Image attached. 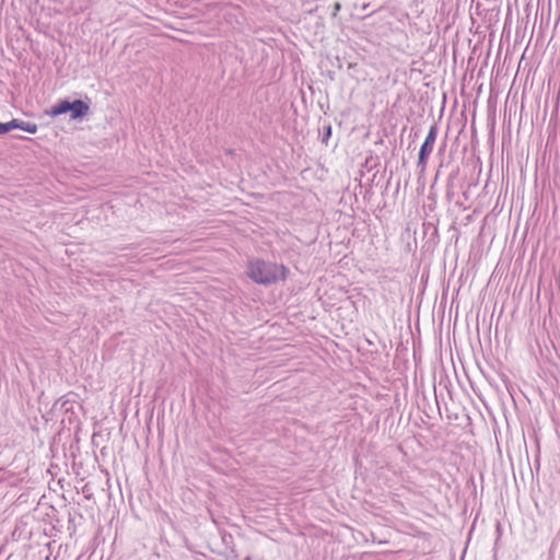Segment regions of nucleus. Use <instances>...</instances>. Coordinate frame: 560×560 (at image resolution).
Here are the masks:
<instances>
[{"label": "nucleus", "instance_id": "nucleus-1", "mask_svg": "<svg viewBox=\"0 0 560 560\" xmlns=\"http://www.w3.org/2000/svg\"><path fill=\"white\" fill-rule=\"evenodd\" d=\"M246 276L253 282L262 285L285 281L289 269L284 264L268 261L262 258H253L246 262Z\"/></svg>", "mask_w": 560, "mask_h": 560}, {"label": "nucleus", "instance_id": "nucleus-2", "mask_svg": "<svg viewBox=\"0 0 560 560\" xmlns=\"http://www.w3.org/2000/svg\"><path fill=\"white\" fill-rule=\"evenodd\" d=\"M89 110V104L81 100H75L74 102L60 101L46 113L48 116L55 118L57 116L63 115V113L71 112V118L78 119L86 116Z\"/></svg>", "mask_w": 560, "mask_h": 560}, {"label": "nucleus", "instance_id": "nucleus-4", "mask_svg": "<svg viewBox=\"0 0 560 560\" xmlns=\"http://www.w3.org/2000/svg\"><path fill=\"white\" fill-rule=\"evenodd\" d=\"M5 127H8L7 132L16 128L25 130L31 133H35L37 131V125H35L34 122L21 121L19 119H13L9 122H5Z\"/></svg>", "mask_w": 560, "mask_h": 560}, {"label": "nucleus", "instance_id": "nucleus-7", "mask_svg": "<svg viewBox=\"0 0 560 560\" xmlns=\"http://www.w3.org/2000/svg\"><path fill=\"white\" fill-rule=\"evenodd\" d=\"M326 135L329 137V135H330V127H328V131H326Z\"/></svg>", "mask_w": 560, "mask_h": 560}, {"label": "nucleus", "instance_id": "nucleus-3", "mask_svg": "<svg viewBox=\"0 0 560 560\" xmlns=\"http://www.w3.org/2000/svg\"><path fill=\"white\" fill-rule=\"evenodd\" d=\"M436 138V129L434 126H431V129L425 138L424 143L421 145L419 151L418 163L420 165H424L429 155L431 154L432 149L434 148V142Z\"/></svg>", "mask_w": 560, "mask_h": 560}, {"label": "nucleus", "instance_id": "nucleus-5", "mask_svg": "<svg viewBox=\"0 0 560 560\" xmlns=\"http://www.w3.org/2000/svg\"><path fill=\"white\" fill-rule=\"evenodd\" d=\"M5 127H8L7 132L16 128L25 130L31 133H35L37 131V125H35L34 122L21 121L19 119H13L9 122H5Z\"/></svg>", "mask_w": 560, "mask_h": 560}, {"label": "nucleus", "instance_id": "nucleus-6", "mask_svg": "<svg viewBox=\"0 0 560 560\" xmlns=\"http://www.w3.org/2000/svg\"><path fill=\"white\" fill-rule=\"evenodd\" d=\"M7 128L5 127V122H0V133H5L7 132Z\"/></svg>", "mask_w": 560, "mask_h": 560}]
</instances>
